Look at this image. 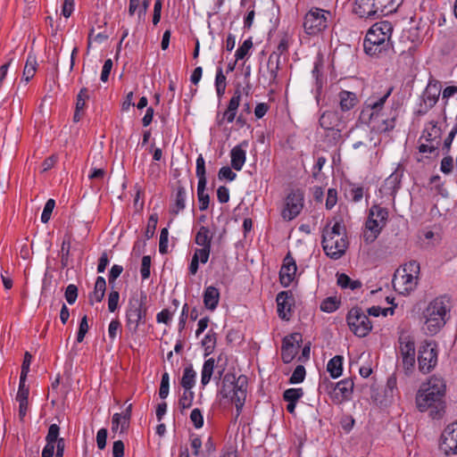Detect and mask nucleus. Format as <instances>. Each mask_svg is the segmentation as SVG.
Instances as JSON below:
<instances>
[{
    "instance_id": "obj_1",
    "label": "nucleus",
    "mask_w": 457,
    "mask_h": 457,
    "mask_svg": "<svg viewBox=\"0 0 457 457\" xmlns=\"http://www.w3.org/2000/svg\"><path fill=\"white\" fill-rule=\"evenodd\" d=\"M446 385L441 377L432 376L420 385L416 394V406L421 412L428 411L432 419H440L445 411Z\"/></svg>"
},
{
    "instance_id": "obj_2",
    "label": "nucleus",
    "mask_w": 457,
    "mask_h": 457,
    "mask_svg": "<svg viewBox=\"0 0 457 457\" xmlns=\"http://www.w3.org/2000/svg\"><path fill=\"white\" fill-rule=\"evenodd\" d=\"M247 391V378L240 375L238 378L232 372L224 374L219 389V395L224 399H229L236 405V419L241 414L245 405Z\"/></svg>"
},
{
    "instance_id": "obj_3",
    "label": "nucleus",
    "mask_w": 457,
    "mask_h": 457,
    "mask_svg": "<svg viewBox=\"0 0 457 457\" xmlns=\"http://www.w3.org/2000/svg\"><path fill=\"white\" fill-rule=\"evenodd\" d=\"M451 308V297L447 295H440L428 303L423 315L429 334H436L445 325L450 318Z\"/></svg>"
},
{
    "instance_id": "obj_4",
    "label": "nucleus",
    "mask_w": 457,
    "mask_h": 457,
    "mask_svg": "<svg viewBox=\"0 0 457 457\" xmlns=\"http://www.w3.org/2000/svg\"><path fill=\"white\" fill-rule=\"evenodd\" d=\"M321 244L325 253L329 258L333 260L341 258L348 247L345 227L340 221H336L332 227L328 223L322 231Z\"/></svg>"
},
{
    "instance_id": "obj_5",
    "label": "nucleus",
    "mask_w": 457,
    "mask_h": 457,
    "mask_svg": "<svg viewBox=\"0 0 457 457\" xmlns=\"http://www.w3.org/2000/svg\"><path fill=\"white\" fill-rule=\"evenodd\" d=\"M403 0H355L353 12L361 18H378L397 11Z\"/></svg>"
},
{
    "instance_id": "obj_6",
    "label": "nucleus",
    "mask_w": 457,
    "mask_h": 457,
    "mask_svg": "<svg viewBox=\"0 0 457 457\" xmlns=\"http://www.w3.org/2000/svg\"><path fill=\"white\" fill-rule=\"evenodd\" d=\"M146 293L140 291L134 293L129 299L126 310V328L132 334H136L140 323H145L147 308L145 306Z\"/></svg>"
},
{
    "instance_id": "obj_7",
    "label": "nucleus",
    "mask_w": 457,
    "mask_h": 457,
    "mask_svg": "<svg viewBox=\"0 0 457 457\" xmlns=\"http://www.w3.org/2000/svg\"><path fill=\"white\" fill-rule=\"evenodd\" d=\"M420 263L417 261H410L402 270H397L394 278V288L402 295H407L413 291L418 284Z\"/></svg>"
},
{
    "instance_id": "obj_8",
    "label": "nucleus",
    "mask_w": 457,
    "mask_h": 457,
    "mask_svg": "<svg viewBox=\"0 0 457 457\" xmlns=\"http://www.w3.org/2000/svg\"><path fill=\"white\" fill-rule=\"evenodd\" d=\"M387 219L388 211L386 208L378 204H374L370 207L363 232L365 243L370 244L377 239L382 228L386 226Z\"/></svg>"
},
{
    "instance_id": "obj_9",
    "label": "nucleus",
    "mask_w": 457,
    "mask_h": 457,
    "mask_svg": "<svg viewBox=\"0 0 457 457\" xmlns=\"http://www.w3.org/2000/svg\"><path fill=\"white\" fill-rule=\"evenodd\" d=\"M350 330L359 337H366L372 329L369 317L360 307L352 308L346 316Z\"/></svg>"
},
{
    "instance_id": "obj_10",
    "label": "nucleus",
    "mask_w": 457,
    "mask_h": 457,
    "mask_svg": "<svg viewBox=\"0 0 457 457\" xmlns=\"http://www.w3.org/2000/svg\"><path fill=\"white\" fill-rule=\"evenodd\" d=\"M437 345L435 341H424L419 347V370L423 374L429 373L437 363Z\"/></svg>"
},
{
    "instance_id": "obj_11",
    "label": "nucleus",
    "mask_w": 457,
    "mask_h": 457,
    "mask_svg": "<svg viewBox=\"0 0 457 457\" xmlns=\"http://www.w3.org/2000/svg\"><path fill=\"white\" fill-rule=\"evenodd\" d=\"M400 104L393 102L390 106L385 107L382 115L378 117L367 116V121L375 122L377 126L374 129L378 132H388L395 127V121L399 115Z\"/></svg>"
},
{
    "instance_id": "obj_12",
    "label": "nucleus",
    "mask_w": 457,
    "mask_h": 457,
    "mask_svg": "<svg viewBox=\"0 0 457 457\" xmlns=\"http://www.w3.org/2000/svg\"><path fill=\"white\" fill-rule=\"evenodd\" d=\"M393 89V87H389L382 93L376 92L369 96L365 101V108L361 113V118L365 119L366 116L378 117L382 115V111L386 107V103L392 94Z\"/></svg>"
},
{
    "instance_id": "obj_13",
    "label": "nucleus",
    "mask_w": 457,
    "mask_h": 457,
    "mask_svg": "<svg viewBox=\"0 0 457 457\" xmlns=\"http://www.w3.org/2000/svg\"><path fill=\"white\" fill-rule=\"evenodd\" d=\"M399 350L402 357V366L404 373L409 376L412 373L415 366V343L408 335L399 337Z\"/></svg>"
},
{
    "instance_id": "obj_14",
    "label": "nucleus",
    "mask_w": 457,
    "mask_h": 457,
    "mask_svg": "<svg viewBox=\"0 0 457 457\" xmlns=\"http://www.w3.org/2000/svg\"><path fill=\"white\" fill-rule=\"evenodd\" d=\"M325 10L312 8L304 17L303 28L308 35H317L328 26V20Z\"/></svg>"
},
{
    "instance_id": "obj_15",
    "label": "nucleus",
    "mask_w": 457,
    "mask_h": 457,
    "mask_svg": "<svg viewBox=\"0 0 457 457\" xmlns=\"http://www.w3.org/2000/svg\"><path fill=\"white\" fill-rule=\"evenodd\" d=\"M304 195L300 189L292 190L285 199L281 216L286 220L296 218L303 208Z\"/></svg>"
},
{
    "instance_id": "obj_16",
    "label": "nucleus",
    "mask_w": 457,
    "mask_h": 457,
    "mask_svg": "<svg viewBox=\"0 0 457 457\" xmlns=\"http://www.w3.org/2000/svg\"><path fill=\"white\" fill-rule=\"evenodd\" d=\"M440 449L446 455L457 454V420L445 427L440 442Z\"/></svg>"
},
{
    "instance_id": "obj_17",
    "label": "nucleus",
    "mask_w": 457,
    "mask_h": 457,
    "mask_svg": "<svg viewBox=\"0 0 457 457\" xmlns=\"http://www.w3.org/2000/svg\"><path fill=\"white\" fill-rule=\"evenodd\" d=\"M302 342V335L300 333H293L283 338L281 347V358L284 363L291 362Z\"/></svg>"
},
{
    "instance_id": "obj_18",
    "label": "nucleus",
    "mask_w": 457,
    "mask_h": 457,
    "mask_svg": "<svg viewBox=\"0 0 457 457\" xmlns=\"http://www.w3.org/2000/svg\"><path fill=\"white\" fill-rule=\"evenodd\" d=\"M353 386L354 384L352 378H345L337 382L333 387L332 400L337 403L350 400Z\"/></svg>"
},
{
    "instance_id": "obj_19",
    "label": "nucleus",
    "mask_w": 457,
    "mask_h": 457,
    "mask_svg": "<svg viewBox=\"0 0 457 457\" xmlns=\"http://www.w3.org/2000/svg\"><path fill=\"white\" fill-rule=\"evenodd\" d=\"M278 314L282 320H288L292 314V306L294 304L293 294L289 291H282L276 297Z\"/></svg>"
},
{
    "instance_id": "obj_20",
    "label": "nucleus",
    "mask_w": 457,
    "mask_h": 457,
    "mask_svg": "<svg viewBox=\"0 0 457 457\" xmlns=\"http://www.w3.org/2000/svg\"><path fill=\"white\" fill-rule=\"evenodd\" d=\"M363 48L368 55L378 57L391 48V42H381L373 36H365Z\"/></svg>"
},
{
    "instance_id": "obj_21",
    "label": "nucleus",
    "mask_w": 457,
    "mask_h": 457,
    "mask_svg": "<svg viewBox=\"0 0 457 457\" xmlns=\"http://www.w3.org/2000/svg\"><path fill=\"white\" fill-rule=\"evenodd\" d=\"M297 266L295 261L287 253L283 261V265L279 271L280 282L284 287H288L294 280Z\"/></svg>"
},
{
    "instance_id": "obj_22",
    "label": "nucleus",
    "mask_w": 457,
    "mask_h": 457,
    "mask_svg": "<svg viewBox=\"0 0 457 457\" xmlns=\"http://www.w3.org/2000/svg\"><path fill=\"white\" fill-rule=\"evenodd\" d=\"M392 33V23L387 21H383L373 24L368 30L366 36H373L381 42H390Z\"/></svg>"
},
{
    "instance_id": "obj_23",
    "label": "nucleus",
    "mask_w": 457,
    "mask_h": 457,
    "mask_svg": "<svg viewBox=\"0 0 457 457\" xmlns=\"http://www.w3.org/2000/svg\"><path fill=\"white\" fill-rule=\"evenodd\" d=\"M441 93V83L439 80L430 78L423 93V101L426 105L432 108L438 101Z\"/></svg>"
},
{
    "instance_id": "obj_24",
    "label": "nucleus",
    "mask_w": 457,
    "mask_h": 457,
    "mask_svg": "<svg viewBox=\"0 0 457 457\" xmlns=\"http://www.w3.org/2000/svg\"><path fill=\"white\" fill-rule=\"evenodd\" d=\"M403 171L396 170L388 178H386L380 188V192L386 195L395 197L401 187Z\"/></svg>"
},
{
    "instance_id": "obj_25",
    "label": "nucleus",
    "mask_w": 457,
    "mask_h": 457,
    "mask_svg": "<svg viewBox=\"0 0 457 457\" xmlns=\"http://www.w3.org/2000/svg\"><path fill=\"white\" fill-rule=\"evenodd\" d=\"M247 145L248 142L245 140L231 149V167L234 170L238 171L242 170L246 160V152L244 147H247Z\"/></svg>"
},
{
    "instance_id": "obj_26",
    "label": "nucleus",
    "mask_w": 457,
    "mask_h": 457,
    "mask_svg": "<svg viewBox=\"0 0 457 457\" xmlns=\"http://www.w3.org/2000/svg\"><path fill=\"white\" fill-rule=\"evenodd\" d=\"M442 129L437 126V122L432 120L426 124L420 139L424 138L428 143H436L437 146L441 145Z\"/></svg>"
},
{
    "instance_id": "obj_27",
    "label": "nucleus",
    "mask_w": 457,
    "mask_h": 457,
    "mask_svg": "<svg viewBox=\"0 0 457 457\" xmlns=\"http://www.w3.org/2000/svg\"><path fill=\"white\" fill-rule=\"evenodd\" d=\"M281 69V60L276 54H270L267 62L268 85L277 86L278 84V71Z\"/></svg>"
},
{
    "instance_id": "obj_28",
    "label": "nucleus",
    "mask_w": 457,
    "mask_h": 457,
    "mask_svg": "<svg viewBox=\"0 0 457 457\" xmlns=\"http://www.w3.org/2000/svg\"><path fill=\"white\" fill-rule=\"evenodd\" d=\"M220 292L212 286L207 287L204 292V306L211 311H214L219 303Z\"/></svg>"
},
{
    "instance_id": "obj_29",
    "label": "nucleus",
    "mask_w": 457,
    "mask_h": 457,
    "mask_svg": "<svg viewBox=\"0 0 457 457\" xmlns=\"http://www.w3.org/2000/svg\"><path fill=\"white\" fill-rule=\"evenodd\" d=\"M340 121V117L338 113L335 111H326L324 112L320 120V125L324 129H332L338 125Z\"/></svg>"
},
{
    "instance_id": "obj_30",
    "label": "nucleus",
    "mask_w": 457,
    "mask_h": 457,
    "mask_svg": "<svg viewBox=\"0 0 457 457\" xmlns=\"http://www.w3.org/2000/svg\"><path fill=\"white\" fill-rule=\"evenodd\" d=\"M106 290V281L104 277H97L96 283H95V288L94 291L89 295V303L91 305L94 304V301L100 303L105 294Z\"/></svg>"
},
{
    "instance_id": "obj_31",
    "label": "nucleus",
    "mask_w": 457,
    "mask_h": 457,
    "mask_svg": "<svg viewBox=\"0 0 457 457\" xmlns=\"http://www.w3.org/2000/svg\"><path fill=\"white\" fill-rule=\"evenodd\" d=\"M358 103L357 96L354 93L343 90L339 93V104L343 112L353 109Z\"/></svg>"
},
{
    "instance_id": "obj_32",
    "label": "nucleus",
    "mask_w": 457,
    "mask_h": 457,
    "mask_svg": "<svg viewBox=\"0 0 457 457\" xmlns=\"http://www.w3.org/2000/svg\"><path fill=\"white\" fill-rule=\"evenodd\" d=\"M212 240V234L211 233L210 229L205 226L200 227L199 230L197 231V233L195 235V244L204 248V247L211 248Z\"/></svg>"
},
{
    "instance_id": "obj_33",
    "label": "nucleus",
    "mask_w": 457,
    "mask_h": 457,
    "mask_svg": "<svg viewBox=\"0 0 457 457\" xmlns=\"http://www.w3.org/2000/svg\"><path fill=\"white\" fill-rule=\"evenodd\" d=\"M327 370L333 378H339L343 371V357L336 355L330 359L327 365Z\"/></svg>"
},
{
    "instance_id": "obj_34",
    "label": "nucleus",
    "mask_w": 457,
    "mask_h": 457,
    "mask_svg": "<svg viewBox=\"0 0 457 457\" xmlns=\"http://www.w3.org/2000/svg\"><path fill=\"white\" fill-rule=\"evenodd\" d=\"M196 372L194 370L193 366L190 364L184 369L183 376L181 378V386L184 389H192L195 384Z\"/></svg>"
},
{
    "instance_id": "obj_35",
    "label": "nucleus",
    "mask_w": 457,
    "mask_h": 457,
    "mask_svg": "<svg viewBox=\"0 0 457 457\" xmlns=\"http://www.w3.org/2000/svg\"><path fill=\"white\" fill-rule=\"evenodd\" d=\"M215 368V361L213 358H210L204 362L202 372H201V383L203 386L208 385L213 375Z\"/></svg>"
},
{
    "instance_id": "obj_36",
    "label": "nucleus",
    "mask_w": 457,
    "mask_h": 457,
    "mask_svg": "<svg viewBox=\"0 0 457 457\" xmlns=\"http://www.w3.org/2000/svg\"><path fill=\"white\" fill-rule=\"evenodd\" d=\"M186 189L184 187L179 185L177 188L174 205L170 209V212L177 215L180 211L185 208L186 202Z\"/></svg>"
},
{
    "instance_id": "obj_37",
    "label": "nucleus",
    "mask_w": 457,
    "mask_h": 457,
    "mask_svg": "<svg viewBox=\"0 0 457 457\" xmlns=\"http://www.w3.org/2000/svg\"><path fill=\"white\" fill-rule=\"evenodd\" d=\"M37 60L36 56L32 54H29L26 64L23 70L22 79L28 83L36 73Z\"/></svg>"
},
{
    "instance_id": "obj_38",
    "label": "nucleus",
    "mask_w": 457,
    "mask_h": 457,
    "mask_svg": "<svg viewBox=\"0 0 457 457\" xmlns=\"http://www.w3.org/2000/svg\"><path fill=\"white\" fill-rule=\"evenodd\" d=\"M216 333H214L213 331H209L204 337V339L202 340V345L203 347L204 348V355L205 356H208L209 354H211L214 348H215V345H216Z\"/></svg>"
},
{
    "instance_id": "obj_39",
    "label": "nucleus",
    "mask_w": 457,
    "mask_h": 457,
    "mask_svg": "<svg viewBox=\"0 0 457 457\" xmlns=\"http://www.w3.org/2000/svg\"><path fill=\"white\" fill-rule=\"evenodd\" d=\"M226 76L223 74L222 68L219 67L217 69L216 77H215V87L217 96L219 98H220L224 94L226 90Z\"/></svg>"
},
{
    "instance_id": "obj_40",
    "label": "nucleus",
    "mask_w": 457,
    "mask_h": 457,
    "mask_svg": "<svg viewBox=\"0 0 457 457\" xmlns=\"http://www.w3.org/2000/svg\"><path fill=\"white\" fill-rule=\"evenodd\" d=\"M340 302L336 297H327L320 303V310L325 312H333L338 309Z\"/></svg>"
},
{
    "instance_id": "obj_41",
    "label": "nucleus",
    "mask_w": 457,
    "mask_h": 457,
    "mask_svg": "<svg viewBox=\"0 0 457 457\" xmlns=\"http://www.w3.org/2000/svg\"><path fill=\"white\" fill-rule=\"evenodd\" d=\"M195 394L191 389H185L183 395L179 400V405L181 410L188 409L193 403Z\"/></svg>"
},
{
    "instance_id": "obj_42",
    "label": "nucleus",
    "mask_w": 457,
    "mask_h": 457,
    "mask_svg": "<svg viewBox=\"0 0 457 457\" xmlns=\"http://www.w3.org/2000/svg\"><path fill=\"white\" fill-rule=\"evenodd\" d=\"M253 47L252 38L245 40L243 44L237 48L235 54L236 60H243L247 54L249 50Z\"/></svg>"
},
{
    "instance_id": "obj_43",
    "label": "nucleus",
    "mask_w": 457,
    "mask_h": 457,
    "mask_svg": "<svg viewBox=\"0 0 457 457\" xmlns=\"http://www.w3.org/2000/svg\"><path fill=\"white\" fill-rule=\"evenodd\" d=\"M303 395L302 388H288L283 394L286 402H297Z\"/></svg>"
},
{
    "instance_id": "obj_44",
    "label": "nucleus",
    "mask_w": 457,
    "mask_h": 457,
    "mask_svg": "<svg viewBox=\"0 0 457 457\" xmlns=\"http://www.w3.org/2000/svg\"><path fill=\"white\" fill-rule=\"evenodd\" d=\"M305 368L303 365H298L293 371V374L291 375L289 378L290 384H298L303 381L305 378Z\"/></svg>"
},
{
    "instance_id": "obj_45",
    "label": "nucleus",
    "mask_w": 457,
    "mask_h": 457,
    "mask_svg": "<svg viewBox=\"0 0 457 457\" xmlns=\"http://www.w3.org/2000/svg\"><path fill=\"white\" fill-rule=\"evenodd\" d=\"M157 222H158V216H157V214H155V213L152 214L149 217V220H148V222H147V226H146V228H145V236L146 239H150V238H152L154 237V235L155 233Z\"/></svg>"
},
{
    "instance_id": "obj_46",
    "label": "nucleus",
    "mask_w": 457,
    "mask_h": 457,
    "mask_svg": "<svg viewBox=\"0 0 457 457\" xmlns=\"http://www.w3.org/2000/svg\"><path fill=\"white\" fill-rule=\"evenodd\" d=\"M457 134V122L454 124L451 131L449 132L448 136L444 141L443 146H442V152L444 154H448L451 149L452 143Z\"/></svg>"
},
{
    "instance_id": "obj_47",
    "label": "nucleus",
    "mask_w": 457,
    "mask_h": 457,
    "mask_svg": "<svg viewBox=\"0 0 457 457\" xmlns=\"http://www.w3.org/2000/svg\"><path fill=\"white\" fill-rule=\"evenodd\" d=\"M54 206L55 201L54 199H48L41 214V221L43 223H47L49 221Z\"/></svg>"
},
{
    "instance_id": "obj_48",
    "label": "nucleus",
    "mask_w": 457,
    "mask_h": 457,
    "mask_svg": "<svg viewBox=\"0 0 457 457\" xmlns=\"http://www.w3.org/2000/svg\"><path fill=\"white\" fill-rule=\"evenodd\" d=\"M25 382L26 378L20 377V385L16 395L17 401H28L29 389V386H26Z\"/></svg>"
},
{
    "instance_id": "obj_49",
    "label": "nucleus",
    "mask_w": 457,
    "mask_h": 457,
    "mask_svg": "<svg viewBox=\"0 0 457 457\" xmlns=\"http://www.w3.org/2000/svg\"><path fill=\"white\" fill-rule=\"evenodd\" d=\"M168 241H169V231H168V228H163L160 233V242H159V252L162 254H165L168 253Z\"/></svg>"
},
{
    "instance_id": "obj_50",
    "label": "nucleus",
    "mask_w": 457,
    "mask_h": 457,
    "mask_svg": "<svg viewBox=\"0 0 457 457\" xmlns=\"http://www.w3.org/2000/svg\"><path fill=\"white\" fill-rule=\"evenodd\" d=\"M150 268H151V256L150 255L143 256L142 262H141V269H140V273H141V277L143 279H147L150 277V275H151Z\"/></svg>"
},
{
    "instance_id": "obj_51",
    "label": "nucleus",
    "mask_w": 457,
    "mask_h": 457,
    "mask_svg": "<svg viewBox=\"0 0 457 457\" xmlns=\"http://www.w3.org/2000/svg\"><path fill=\"white\" fill-rule=\"evenodd\" d=\"M59 434L60 427L57 424L50 425L47 435L46 436V441L58 444V440L61 438L59 437Z\"/></svg>"
},
{
    "instance_id": "obj_52",
    "label": "nucleus",
    "mask_w": 457,
    "mask_h": 457,
    "mask_svg": "<svg viewBox=\"0 0 457 457\" xmlns=\"http://www.w3.org/2000/svg\"><path fill=\"white\" fill-rule=\"evenodd\" d=\"M64 296L68 303L73 304L78 297V287L76 285L70 284L64 293Z\"/></svg>"
},
{
    "instance_id": "obj_53",
    "label": "nucleus",
    "mask_w": 457,
    "mask_h": 457,
    "mask_svg": "<svg viewBox=\"0 0 457 457\" xmlns=\"http://www.w3.org/2000/svg\"><path fill=\"white\" fill-rule=\"evenodd\" d=\"M88 90L86 87L80 89L77 96L76 110L83 111L86 106V101L88 99Z\"/></svg>"
},
{
    "instance_id": "obj_54",
    "label": "nucleus",
    "mask_w": 457,
    "mask_h": 457,
    "mask_svg": "<svg viewBox=\"0 0 457 457\" xmlns=\"http://www.w3.org/2000/svg\"><path fill=\"white\" fill-rule=\"evenodd\" d=\"M241 96H242L241 89L239 87H237L235 90L233 96L230 98L227 109L237 112L238 106L240 104Z\"/></svg>"
},
{
    "instance_id": "obj_55",
    "label": "nucleus",
    "mask_w": 457,
    "mask_h": 457,
    "mask_svg": "<svg viewBox=\"0 0 457 457\" xmlns=\"http://www.w3.org/2000/svg\"><path fill=\"white\" fill-rule=\"evenodd\" d=\"M120 300V294L118 291L112 290L108 295V310L113 312L117 310Z\"/></svg>"
},
{
    "instance_id": "obj_56",
    "label": "nucleus",
    "mask_w": 457,
    "mask_h": 457,
    "mask_svg": "<svg viewBox=\"0 0 457 457\" xmlns=\"http://www.w3.org/2000/svg\"><path fill=\"white\" fill-rule=\"evenodd\" d=\"M88 328L89 327L87 323V317L85 315L79 322V331L77 334V341L79 343H81L84 340V337L87 333Z\"/></svg>"
},
{
    "instance_id": "obj_57",
    "label": "nucleus",
    "mask_w": 457,
    "mask_h": 457,
    "mask_svg": "<svg viewBox=\"0 0 457 457\" xmlns=\"http://www.w3.org/2000/svg\"><path fill=\"white\" fill-rule=\"evenodd\" d=\"M453 170V159L452 156L445 154L441 161L440 170L445 174H449Z\"/></svg>"
},
{
    "instance_id": "obj_58",
    "label": "nucleus",
    "mask_w": 457,
    "mask_h": 457,
    "mask_svg": "<svg viewBox=\"0 0 457 457\" xmlns=\"http://www.w3.org/2000/svg\"><path fill=\"white\" fill-rule=\"evenodd\" d=\"M288 50V41L286 37L280 39L276 50L270 54H276L278 60H281V56L287 54Z\"/></svg>"
},
{
    "instance_id": "obj_59",
    "label": "nucleus",
    "mask_w": 457,
    "mask_h": 457,
    "mask_svg": "<svg viewBox=\"0 0 457 457\" xmlns=\"http://www.w3.org/2000/svg\"><path fill=\"white\" fill-rule=\"evenodd\" d=\"M218 178L220 180L227 179L232 181L237 178V174L228 166H224L220 169Z\"/></svg>"
},
{
    "instance_id": "obj_60",
    "label": "nucleus",
    "mask_w": 457,
    "mask_h": 457,
    "mask_svg": "<svg viewBox=\"0 0 457 457\" xmlns=\"http://www.w3.org/2000/svg\"><path fill=\"white\" fill-rule=\"evenodd\" d=\"M349 197L351 198V200L354 203H358L360 202L362 197H363V187H355V186H353L350 189H349Z\"/></svg>"
},
{
    "instance_id": "obj_61",
    "label": "nucleus",
    "mask_w": 457,
    "mask_h": 457,
    "mask_svg": "<svg viewBox=\"0 0 457 457\" xmlns=\"http://www.w3.org/2000/svg\"><path fill=\"white\" fill-rule=\"evenodd\" d=\"M190 420L196 428H200L204 425V418L201 411L197 408L194 409L190 414Z\"/></svg>"
},
{
    "instance_id": "obj_62",
    "label": "nucleus",
    "mask_w": 457,
    "mask_h": 457,
    "mask_svg": "<svg viewBox=\"0 0 457 457\" xmlns=\"http://www.w3.org/2000/svg\"><path fill=\"white\" fill-rule=\"evenodd\" d=\"M337 202V191L335 188H329L327 194L326 208L332 209Z\"/></svg>"
},
{
    "instance_id": "obj_63",
    "label": "nucleus",
    "mask_w": 457,
    "mask_h": 457,
    "mask_svg": "<svg viewBox=\"0 0 457 457\" xmlns=\"http://www.w3.org/2000/svg\"><path fill=\"white\" fill-rule=\"evenodd\" d=\"M71 236L65 234L61 245V255H71Z\"/></svg>"
},
{
    "instance_id": "obj_64",
    "label": "nucleus",
    "mask_w": 457,
    "mask_h": 457,
    "mask_svg": "<svg viewBox=\"0 0 457 457\" xmlns=\"http://www.w3.org/2000/svg\"><path fill=\"white\" fill-rule=\"evenodd\" d=\"M439 146H437V144L436 143H426V144H420L419 146L420 153H429V154H435L436 156L439 154L438 151Z\"/></svg>"
}]
</instances>
